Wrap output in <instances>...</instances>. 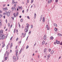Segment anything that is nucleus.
Segmentation results:
<instances>
[{"label":"nucleus","instance_id":"nucleus-23","mask_svg":"<svg viewBox=\"0 0 62 62\" xmlns=\"http://www.w3.org/2000/svg\"><path fill=\"white\" fill-rule=\"evenodd\" d=\"M22 50H23V49H21V50H20L19 51L20 54H21V52H22Z\"/></svg>","mask_w":62,"mask_h":62},{"label":"nucleus","instance_id":"nucleus-53","mask_svg":"<svg viewBox=\"0 0 62 62\" xmlns=\"http://www.w3.org/2000/svg\"><path fill=\"white\" fill-rule=\"evenodd\" d=\"M15 7H16V4H15L14 5Z\"/></svg>","mask_w":62,"mask_h":62},{"label":"nucleus","instance_id":"nucleus-15","mask_svg":"<svg viewBox=\"0 0 62 62\" xmlns=\"http://www.w3.org/2000/svg\"><path fill=\"white\" fill-rule=\"evenodd\" d=\"M13 59H14L15 60V61H16V57H13Z\"/></svg>","mask_w":62,"mask_h":62},{"label":"nucleus","instance_id":"nucleus-60","mask_svg":"<svg viewBox=\"0 0 62 62\" xmlns=\"http://www.w3.org/2000/svg\"><path fill=\"white\" fill-rule=\"evenodd\" d=\"M21 17H22V16H19V17L20 18H21Z\"/></svg>","mask_w":62,"mask_h":62},{"label":"nucleus","instance_id":"nucleus-25","mask_svg":"<svg viewBox=\"0 0 62 62\" xmlns=\"http://www.w3.org/2000/svg\"><path fill=\"white\" fill-rule=\"evenodd\" d=\"M31 31H30L29 32L28 34H29V35H30V34H31Z\"/></svg>","mask_w":62,"mask_h":62},{"label":"nucleus","instance_id":"nucleus-11","mask_svg":"<svg viewBox=\"0 0 62 62\" xmlns=\"http://www.w3.org/2000/svg\"><path fill=\"white\" fill-rule=\"evenodd\" d=\"M18 8L19 9H22L23 8H22V6H21L20 7V6H19Z\"/></svg>","mask_w":62,"mask_h":62},{"label":"nucleus","instance_id":"nucleus-56","mask_svg":"<svg viewBox=\"0 0 62 62\" xmlns=\"http://www.w3.org/2000/svg\"><path fill=\"white\" fill-rule=\"evenodd\" d=\"M24 10H23L22 11V12L23 13H24Z\"/></svg>","mask_w":62,"mask_h":62},{"label":"nucleus","instance_id":"nucleus-28","mask_svg":"<svg viewBox=\"0 0 62 62\" xmlns=\"http://www.w3.org/2000/svg\"><path fill=\"white\" fill-rule=\"evenodd\" d=\"M48 25H46V28H48Z\"/></svg>","mask_w":62,"mask_h":62},{"label":"nucleus","instance_id":"nucleus-38","mask_svg":"<svg viewBox=\"0 0 62 62\" xmlns=\"http://www.w3.org/2000/svg\"><path fill=\"white\" fill-rule=\"evenodd\" d=\"M14 8V10H16V8L15 7H14L13 8Z\"/></svg>","mask_w":62,"mask_h":62},{"label":"nucleus","instance_id":"nucleus-12","mask_svg":"<svg viewBox=\"0 0 62 62\" xmlns=\"http://www.w3.org/2000/svg\"><path fill=\"white\" fill-rule=\"evenodd\" d=\"M46 51H47V49H46V48H45L44 50V53H46Z\"/></svg>","mask_w":62,"mask_h":62},{"label":"nucleus","instance_id":"nucleus-20","mask_svg":"<svg viewBox=\"0 0 62 62\" xmlns=\"http://www.w3.org/2000/svg\"><path fill=\"white\" fill-rule=\"evenodd\" d=\"M15 52H16V53H18V50H16L15 51Z\"/></svg>","mask_w":62,"mask_h":62},{"label":"nucleus","instance_id":"nucleus-39","mask_svg":"<svg viewBox=\"0 0 62 62\" xmlns=\"http://www.w3.org/2000/svg\"><path fill=\"white\" fill-rule=\"evenodd\" d=\"M28 47H29V46H27L26 47V49H27L28 48Z\"/></svg>","mask_w":62,"mask_h":62},{"label":"nucleus","instance_id":"nucleus-29","mask_svg":"<svg viewBox=\"0 0 62 62\" xmlns=\"http://www.w3.org/2000/svg\"><path fill=\"white\" fill-rule=\"evenodd\" d=\"M34 1V0H32L31 2V4H32V3H33V2Z\"/></svg>","mask_w":62,"mask_h":62},{"label":"nucleus","instance_id":"nucleus-35","mask_svg":"<svg viewBox=\"0 0 62 62\" xmlns=\"http://www.w3.org/2000/svg\"><path fill=\"white\" fill-rule=\"evenodd\" d=\"M8 27H9V26H10V23H8Z\"/></svg>","mask_w":62,"mask_h":62},{"label":"nucleus","instance_id":"nucleus-44","mask_svg":"<svg viewBox=\"0 0 62 62\" xmlns=\"http://www.w3.org/2000/svg\"><path fill=\"white\" fill-rule=\"evenodd\" d=\"M18 39H19V38H17L16 39V41H17V40H18Z\"/></svg>","mask_w":62,"mask_h":62},{"label":"nucleus","instance_id":"nucleus-19","mask_svg":"<svg viewBox=\"0 0 62 62\" xmlns=\"http://www.w3.org/2000/svg\"><path fill=\"white\" fill-rule=\"evenodd\" d=\"M12 19L14 21V17L12 16L11 17Z\"/></svg>","mask_w":62,"mask_h":62},{"label":"nucleus","instance_id":"nucleus-59","mask_svg":"<svg viewBox=\"0 0 62 62\" xmlns=\"http://www.w3.org/2000/svg\"><path fill=\"white\" fill-rule=\"evenodd\" d=\"M3 18H4V19H5V16H3Z\"/></svg>","mask_w":62,"mask_h":62},{"label":"nucleus","instance_id":"nucleus-45","mask_svg":"<svg viewBox=\"0 0 62 62\" xmlns=\"http://www.w3.org/2000/svg\"><path fill=\"white\" fill-rule=\"evenodd\" d=\"M0 15L1 17L3 16V15L1 14H0Z\"/></svg>","mask_w":62,"mask_h":62},{"label":"nucleus","instance_id":"nucleus-1","mask_svg":"<svg viewBox=\"0 0 62 62\" xmlns=\"http://www.w3.org/2000/svg\"><path fill=\"white\" fill-rule=\"evenodd\" d=\"M0 35H1L2 36L3 39H5V36L4 35V33H3V31L2 30H1L0 31Z\"/></svg>","mask_w":62,"mask_h":62},{"label":"nucleus","instance_id":"nucleus-8","mask_svg":"<svg viewBox=\"0 0 62 62\" xmlns=\"http://www.w3.org/2000/svg\"><path fill=\"white\" fill-rule=\"evenodd\" d=\"M7 16H9V15H10V13H9V12H8L7 14Z\"/></svg>","mask_w":62,"mask_h":62},{"label":"nucleus","instance_id":"nucleus-40","mask_svg":"<svg viewBox=\"0 0 62 62\" xmlns=\"http://www.w3.org/2000/svg\"><path fill=\"white\" fill-rule=\"evenodd\" d=\"M56 2L57 3V2H58V0H55Z\"/></svg>","mask_w":62,"mask_h":62},{"label":"nucleus","instance_id":"nucleus-43","mask_svg":"<svg viewBox=\"0 0 62 62\" xmlns=\"http://www.w3.org/2000/svg\"><path fill=\"white\" fill-rule=\"evenodd\" d=\"M21 42H22V41H19L18 42H19V43H20V44H21Z\"/></svg>","mask_w":62,"mask_h":62},{"label":"nucleus","instance_id":"nucleus-2","mask_svg":"<svg viewBox=\"0 0 62 62\" xmlns=\"http://www.w3.org/2000/svg\"><path fill=\"white\" fill-rule=\"evenodd\" d=\"M27 26L25 27L26 28H27V29H29V24L28 23L27 24Z\"/></svg>","mask_w":62,"mask_h":62},{"label":"nucleus","instance_id":"nucleus-55","mask_svg":"<svg viewBox=\"0 0 62 62\" xmlns=\"http://www.w3.org/2000/svg\"><path fill=\"white\" fill-rule=\"evenodd\" d=\"M17 47H18V46H16V49H17Z\"/></svg>","mask_w":62,"mask_h":62},{"label":"nucleus","instance_id":"nucleus-14","mask_svg":"<svg viewBox=\"0 0 62 62\" xmlns=\"http://www.w3.org/2000/svg\"><path fill=\"white\" fill-rule=\"evenodd\" d=\"M58 36H59V37H60L61 36H62V35H61V34L59 33L58 34Z\"/></svg>","mask_w":62,"mask_h":62},{"label":"nucleus","instance_id":"nucleus-63","mask_svg":"<svg viewBox=\"0 0 62 62\" xmlns=\"http://www.w3.org/2000/svg\"><path fill=\"white\" fill-rule=\"evenodd\" d=\"M12 39V37H11L10 39V40Z\"/></svg>","mask_w":62,"mask_h":62},{"label":"nucleus","instance_id":"nucleus-34","mask_svg":"<svg viewBox=\"0 0 62 62\" xmlns=\"http://www.w3.org/2000/svg\"><path fill=\"white\" fill-rule=\"evenodd\" d=\"M31 28H32L33 27V25H31Z\"/></svg>","mask_w":62,"mask_h":62},{"label":"nucleus","instance_id":"nucleus-32","mask_svg":"<svg viewBox=\"0 0 62 62\" xmlns=\"http://www.w3.org/2000/svg\"><path fill=\"white\" fill-rule=\"evenodd\" d=\"M18 24H19V27H21V25H20V23H19V22L18 23Z\"/></svg>","mask_w":62,"mask_h":62},{"label":"nucleus","instance_id":"nucleus-36","mask_svg":"<svg viewBox=\"0 0 62 62\" xmlns=\"http://www.w3.org/2000/svg\"><path fill=\"white\" fill-rule=\"evenodd\" d=\"M47 28V30H49V29H50V28H49V27Z\"/></svg>","mask_w":62,"mask_h":62},{"label":"nucleus","instance_id":"nucleus-46","mask_svg":"<svg viewBox=\"0 0 62 62\" xmlns=\"http://www.w3.org/2000/svg\"><path fill=\"white\" fill-rule=\"evenodd\" d=\"M5 59L6 60H7V57H5Z\"/></svg>","mask_w":62,"mask_h":62},{"label":"nucleus","instance_id":"nucleus-18","mask_svg":"<svg viewBox=\"0 0 62 62\" xmlns=\"http://www.w3.org/2000/svg\"><path fill=\"white\" fill-rule=\"evenodd\" d=\"M53 53H54V51L52 50L51 52V54H53Z\"/></svg>","mask_w":62,"mask_h":62},{"label":"nucleus","instance_id":"nucleus-41","mask_svg":"<svg viewBox=\"0 0 62 62\" xmlns=\"http://www.w3.org/2000/svg\"><path fill=\"white\" fill-rule=\"evenodd\" d=\"M8 45H7V49L6 50H7V49H8Z\"/></svg>","mask_w":62,"mask_h":62},{"label":"nucleus","instance_id":"nucleus-6","mask_svg":"<svg viewBox=\"0 0 62 62\" xmlns=\"http://www.w3.org/2000/svg\"><path fill=\"white\" fill-rule=\"evenodd\" d=\"M0 40H2H2H3V37H3V36H2L0 34Z\"/></svg>","mask_w":62,"mask_h":62},{"label":"nucleus","instance_id":"nucleus-54","mask_svg":"<svg viewBox=\"0 0 62 62\" xmlns=\"http://www.w3.org/2000/svg\"><path fill=\"white\" fill-rule=\"evenodd\" d=\"M51 1H49L48 2V3H51Z\"/></svg>","mask_w":62,"mask_h":62},{"label":"nucleus","instance_id":"nucleus-62","mask_svg":"<svg viewBox=\"0 0 62 62\" xmlns=\"http://www.w3.org/2000/svg\"><path fill=\"white\" fill-rule=\"evenodd\" d=\"M16 33H17V32H18V30H16Z\"/></svg>","mask_w":62,"mask_h":62},{"label":"nucleus","instance_id":"nucleus-24","mask_svg":"<svg viewBox=\"0 0 62 62\" xmlns=\"http://www.w3.org/2000/svg\"><path fill=\"white\" fill-rule=\"evenodd\" d=\"M36 14L35 13L34 14V18L35 19L36 18Z\"/></svg>","mask_w":62,"mask_h":62},{"label":"nucleus","instance_id":"nucleus-26","mask_svg":"<svg viewBox=\"0 0 62 62\" xmlns=\"http://www.w3.org/2000/svg\"><path fill=\"white\" fill-rule=\"evenodd\" d=\"M42 17H43L42 15H41V17H40V20H42Z\"/></svg>","mask_w":62,"mask_h":62},{"label":"nucleus","instance_id":"nucleus-21","mask_svg":"<svg viewBox=\"0 0 62 62\" xmlns=\"http://www.w3.org/2000/svg\"><path fill=\"white\" fill-rule=\"evenodd\" d=\"M54 26H55L56 27H57V24H56V23H54Z\"/></svg>","mask_w":62,"mask_h":62},{"label":"nucleus","instance_id":"nucleus-52","mask_svg":"<svg viewBox=\"0 0 62 62\" xmlns=\"http://www.w3.org/2000/svg\"><path fill=\"white\" fill-rule=\"evenodd\" d=\"M16 55L17 56V55H18V54H17V53H16Z\"/></svg>","mask_w":62,"mask_h":62},{"label":"nucleus","instance_id":"nucleus-58","mask_svg":"<svg viewBox=\"0 0 62 62\" xmlns=\"http://www.w3.org/2000/svg\"><path fill=\"white\" fill-rule=\"evenodd\" d=\"M8 53V51H7L6 52V54H7Z\"/></svg>","mask_w":62,"mask_h":62},{"label":"nucleus","instance_id":"nucleus-31","mask_svg":"<svg viewBox=\"0 0 62 62\" xmlns=\"http://www.w3.org/2000/svg\"><path fill=\"white\" fill-rule=\"evenodd\" d=\"M50 39H53V37L52 36L51 37Z\"/></svg>","mask_w":62,"mask_h":62},{"label":"nucleus","instance_id":"nucleus-4","mask_svg":"<svg viewBox=\"0 0 62 62\" xmlns=\"http://www.w3.org/2000/svg\"><path fill=\"white\" fill-rule=\"evenodd\" d=\"M56 44H59V43H60V42L57 41V40H56Z\"/></svg>","mask_w":62,"mask_h":62},{"label":"nucleus","instance_id":"nucleus-47","mask_svg":"<svg viewBox=\"0 0 62 62\" xmlns=\"http://www.w3.org/2000/svg\"><path fill=\"white\" fill-rule=\"evenodd\" d=\"M60 45H62V42L60 44Z\"/></svg>","mask_w":62,"mask_h":62},{"label":"nucleus","instance_id":"nucleus-61","mask_svg":"<svg viewBox=\"0 0 62 62\" xmlns=\"http://www.w3.org/2000/svg\"><path fill=\"white\" fill-rule=\"evenodd\" d=\"M6 23H7V19L6 20Z\"/></svg>","mask_w":62,"mask_h":62},{"label":"nucleus","instance_id":"nucleus-17","mask_svg":"<svg viewBox=\"0 0 62 62\" xmlns=\"http://www.w3.org/2000/svg\"><path fill=\"white\" fill-rule=\"evenodd\" d=\"M57 30L58 29L56 28H55L54 29V30L55 31H57Z\"/></svg>","mask_w":62,"mask_h":62},{"label":"nucleus","instance_id":"nucleus-49","mask_svg":"<svg viewBox=\"0 0 62 62\" xmlns=\"http://www.w3.org/2000/svg\"><path fill=\"white\" fill-rule=\"evenodd\" d=\"M12 24H11V26H10V28H11L12 27Z\"/></svg>","mask_w":62,"mask_h":62},{"label":"nucleus","instance_id":"nucleus-30","mask_svg":"<svg viewBox=\"0 0 62 62\" xmlns=\"http://www.w3.org/2000/svg\"><path fill=\"white\" fill-rule=\"evenodd\" d=\"M23 19L22 18L21 20V22H23Z\"/></svg>","mask_w":62,"mask_h":62},{"label":"nucleus","instance_id":"nucleus-50","mask_svg":"<svg viewBox=\"0 0 62 62\" xmlns=\"http://www.w3.org/2000/svg\"><path fill=\"white\" fill-rule=\"evenodd\" d=\"M49 55H48V56H47V58H50V56Z\"/></svg>","mask_w":62,"mask_h":62},{"label":"nucleus","instance_id":"nucleus-42","mask_svg":"<svg viewBox=\"0 0 62 62\" xmlns=\"http://www.w3.org/2000/svg\"><path fill=\"white\" fill-rule=\"evenodd\" d=\"M51 51V49H49V52H50Z\"/></svg>","mask_w":62,"mask_h":62},{"label":"nucleus","instance_id":"nucleus-57","mask_svg":"<svg viewBox=\"0 0 62 62\" xmlns=\"http://www.w3.org/2000/svg\"><path fill=\"white\" fill-rule=\"evenodd\" d=\"M12 10H14V9L13 8H12Z\"/></svg>","mask_w":62,"mask_h":62},{"label":"nucleus","instance_id":"nucleus-64","mask_svg":"<svg viewBox=\"0 0 62 62\" xmlns=\"http://www.w3.org/2000/svg\"><path fill=\"white\" fill-rule=\"evenodd\" d=\"M29 2V0H28L27 1V3H28Z\"/></svg>","mask_w":62,"mask_h":62},{"label":"nucleus","instance_id":"nucleus-37","mask_svg":"<svg viewBox=\"0 0 62 62\" xmlns=\"http://www.w3.org/2000/svg\"><path fill=\"white\" fill-rule=\"evenodd\" d=\"M27 17L28 19H30V18H29V16H27Z\"/></svg>","mask_w":62,"mask_h":62},{"label":"nucleus","instance_id":"nucleus-7","mask_svg":"<svg viewBox=\"0 0 62 62\" xmlns=\"http://www.w3.org/2000/svg\"><path fill=\"white\" fill-rule=\"evenodd\" d=\"M28 29L27 28L25 29L24 30V31L25 32H26V33H27V32H28Z\"/></svg>","mask_w":62,"mask_h":62},{"label":"nucleus","instance_id":"nucleus-48","mask_svg":"<svg viewBox=\"0 0 62 62\" xmlns=\"http://www.w3.org/2000/svg\"><path fill=\"white\" fill-rule=\"evenodd\" d=\"M6 14L5 13H3V15H6Z\"/></svg>","mask_w":62,"mask_h":62},{"label":"nucleus","instance_id":"nucleus-33","mask_svg":"<svg viewBox=\"0 0 62 62\" xmlns=\"http://www.w3.org/2000/svg\"><path fill=\"white\" fill-rule=\"evenodd\" d=\"M9 52H8V53H7V55L8 56V55H9Z\"/></svg>","mask_w":62,"mask_h":62},{"label":"nucleus","instance_id":"nucleus-5","mask_svg":"<svg viewBox=\"0 0 62 62\" xmlns=\"http://www.w3.org/2000/svg\"><path fill=\"white\" fill-rule=\"evenodd\" d=\"M2 44H3V45L2 46L1 48H3V47H5V44H4V42H3L2 43Z\"/></svg>","mask_w":62,"mask_h":62},{"label":"nucleus","instance_id":"nucleus-10","mask_svg":"<svg viewBox=\"0 0 62 62\" xmlns=\"http://www.w3.org/2000/svg\"><path fill=\"white\" fill-rule=\"evenodd\" d=\"M13 15L14 16V17L16 18V14L14 13L13 14Z\"/></svg>","mask_w":62,"mask_h":62},{"label":"nucleus","instance_id":"nucleus-27","mask_svg":"<svg viewBox=\"0 0 62 62\" xmlns=\"http://www.w3.org/2000/svg\"><path fill=\"white\" fill-rule=\"evenodd\" d=\"M16 32V29H15L14 30V33Z\"/></svg>","mask_w":62,"mask_h":62},{"label":"nucleus","instance_id":"nucleus-51","mask_svg":"<svg viewBox=\"0 0 62 62\" xmlns=\"http://www.w3.org/2000/svg\"><path fill=\"white\" fill-rule=\"evenodd\" d=\"M2 48H1L0 50V52H1V51H2Z\"/></svg>","mask_w":62,"mask_h":62},{"label":"nucleus","instance_id":"nucleus-22","mask_svg":"<svg viewBox=\"0 0 62 62\" xmlns=\"http://www.w3.org/2000/svg\"><path fill=\"white\" fill-rule=\"evenodd\" d=\"M13 45V44L12 43H11V44L10 46V48H12V46Z\"/></svg>","mask_w":62,"mask_h":62},{"label":"nucleus","instance_id":"nucleus-3","mask_svg":"<svg viewBox=\"0 0 62 62\" xmlns=\"http://www.w3.org/2000/svg\"><path fill=\"white\" fill-rule=\"evenodd\" d=\"M47 37H46V35H45L43 38V39L45 40H47V39H46Z\"/></svg>","mask_w":62,"mask_h":62},{"label":"nucleus","instance_id":"nucleus-13","mask_svg":"<svg viewBox=\"0 0 62 62\" xmlns=\"http://www.w3.org/2000/svg\"><path fill=\"white\" fill-rule=\"evenodd\" d=\"M45 44V41H43L42 42V45H43Z\"/></svg>","mask_w":62,"mask_h":62},{"label":"nucleus","instance_id":"nucleus-16","mask_svg":"<svg viewBox=\"0 0 62 62\" xmlns=\"http://www.w3.org/2000/svg\"><path fill=\"white\" fill-rule=\"evenodd\" d=\"M43 22H45V18L44 17H43Z\"/></svg>","mask_w":62,"mask_h":62},{"label":"nucleus","instance_id":"nucleus-9","mask_svg":"<svg viewBox=\"0 0 62 62\" xmlns=\"http://www.w3.org/2000/svg\"><path fill=\"white\" fill-rule=\"evenodd\" d=\"M3 10H5V11H6V10H7V8H3Z\"/></svg>","mask_w":62,"mask_h":62}]
</instances>
